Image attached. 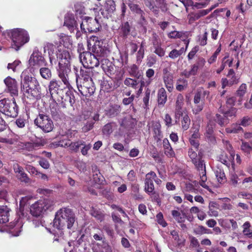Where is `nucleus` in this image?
<instances>
[{"label": "nucleus", "mask_w": 252, "mask_h": 252, "mask_svg": "<svg viewBox=\"0 0 252 252\" xmlns=\"http://www.w3.org/2000/svg\"><path fill=\"white\" fill-rule=\"evenodd\" d=\"M151 94V90L149 88H147L146 90L145 96L143 97V100L145 105V107H147L149 105V100L150 98V95Z\"/></svg>", "instance_id": "obj_56"}, {"label": "nucleus", "mask_w": 252, "mask_h": 252, "mask_svg": "<svg viewBox=\"0 0 252 252\" xmlns=\"http://www.w3.org/2000/svg\"><path fill=\"white\" fill-rule=\"evenodd\" d=\"M4 202L0 200V221L2 222H6L9 220V209L6 206L3 204Z\"/></svg>", "instance_id": "obj_23"}, {"label": "nucleus", "mask_w": 252, "mask_h": 252, "mask_svg": "<svg viewBox=\"0 0 252 252\" xmlns=\"http://www.w3.org/2000/svg\"><path fill=\"white\" fill-rule=\"evenodd\" d=\"M63 25L66 26L71 32H73L75 30H78V24L75 19V16L73 13L70 12H68L65 15Z\"/></svg>", "instance_id": "obj_13"}, {"label": "nucleus", "mask_w": 252, "mask_h": 252, "mask_svg": "<svg viewBox=\"0 0 252 252\" xmlns=\"http://www.w3.org/2000/svg\"><path fill=\"white\" fill-rule=\"evenodd\" d=\"M61 85L62 83L56 79H52L50 81L49 84L48 88L51 99H54V95L57 94L59 93V90Z\"/></svg>", "instance_id": "obj_21"}, {"label": "nucleus", "mask_w": 252, "mask_h": 252, "mask_svg": "<svg viewBox=\"0 0 252 252\" xmlns=\"http://www.w3.org/2000/svg\"><path fill=\"white\" fill-rule=\"evenodd\" d=\"M11 38L13 44L12 48L18 50L25 43L29 41V36L27 32L23 29H16L11 32Z\"/></svg>", "instance_id": "obj_5"}, {"label": "nucleus", "mask_w": 252, "mask_h": 252, "mask_svg": "<svg viewBox=\"0 0 252 252\" xmlns=\"http://www.w3.org/2000/svg\"><path fill=\"white\" fill-rule=\"evenodd\" d=\"M50 114L53 119L55 121L61 120L64 117L63 113L60 110L58 104L55 99L50 104Z\"/></svg>", "instance_id": "obj_15"}, {"label": "nucleus", "mask_w": 252, "mask_h": 252, "mask_svg": "<svg viewBox=\"0 0 252 252\" xmlns=\"http://www.w3.org/2000/svg\"><path fill=\"white\" fill-rule=\"evenodd\" d=\"M119 85L115 84V83L112 80H104L101 81L100 84L101 90L104 92H109L117 88Z\"/></svg>", "instance_id": "obj_22"}, {"label": "nucleus", "mask_w": 252, "mask_h": 252, "mask_svg": "<svg viewBox=\"0 0 252 252\" xmlns=\"http://www.w3.org/2000/svg\"><path fill=\"white\" fill-rule=\"evenodd\" d=\"M202 94L201 91H198L194 95V103L197 104L196 106L193 109V111L195 114H197L200 112L203 108V103H199L201 101V96Z\"/></svg>", "instance_id": "obj_25"}, {"label": "nucleus", "mask_w": 252, "mask_h": 252, "mask_svg": "<svg viewBox=\"0 0 252 252\" xmlns=\"http://www.w3.org/2000/svg\"><path fill=\"white\" fill-rule=\"evenodd\" d=\"M54 205V201L49 198L39 200L30 207V213L35 217H39L47 210H52Z\"/></svg>", "instance_id": "obj_3"}, {"label": "nucleus", "mask_w": 252, "mask_h": 252, "mask_svg": "<svg viewBox=\"0 0 252 252\" xmlns=\"http://www.w3.org/2000/svg\"><path fill=\"white\" fill-rule=\"evenodd\" d=\"M171 214L174 219L178 223H182L185 221L184 217H182L180 212L177 210H172Z\"/></svg>", "instance_id": "obj_47"}, {"label": "nucleus", "mask_w": 252, "mask_h": 252, "mask_svg": "<svg viewBox=\"0 0 252 252\" xmlns=\"http://www.w3.org/2000/svg\"><path fill=\"white\" fill-rule=\"evenodd\" d=\"M124 84L127 86H130L133 88L136 89L138 84V82L136 80L127 78L125 80Z\"/></svg>", "instance_id": "obj_50"}, {"label": "nucleus", "mask_w": 252, "mask_h": 252, "mask_svg": "<svg viewBox=\"0 0 252 252\" xmlns=\"http://www.w3.org/2000/svg\"><path fill=\"white\" fill-rule=\"evenodd\" d=\"M91 147L92 145L90 143L87 144L85 141H83V144L80 148L82 155L84 156H87L88 151L91 149Z\"/></svg>", "instance_id": "obj_48"}, {"label": "nucleus", "mask_w": 252, "mask_h": 252, "mask_svg": "<svg viewBox=\"0 0 252 252\" xmlns=\"http://www.w3.org/2000/svg\"><path fill=\"white\" fill-rule=\"evenodd\" d=\"M167 101V95L165 89L161 88L158 93V105L163 106Z\"/></svg>", "instance_id": "obj_29"}, {"label": "nucleus", "mask_w": 252, "mask_h": 252, "mask_svg": "<svg viewBox=\"0 0 252 252\" xmlns=\"http://www.w3.org/2000/svg\"><path fill=\"white\" fill-rule=\"evenodd\" d=\"M120 113V107L117 105H115L111 107V108L108 110V113L109 115L113 117L117 115H118Z\"/></svg>", "instance_id": "obj_45"}, {"label": "nucleus", "mask_w": 252, "mask_h": 252, "mask_svg": "<svg viewBox=\"0 0 252 252\" xmlns=\"http://www.w3.org/2000/svg\"><path fill=\"white\" fill-rule=\"evenodd\" d=\"M91 112L89 111H84L80 116V121H87L91 119Z\"/></svg>", "instance_id": "obj_55"}, {"label": "nucleus", "mask_w": 252, "mask_h": 252, "mask_svg": "<svg viewBox=\"0 0 252 252\" xmlns=\"http://www.w3.org/2000/svg\"><path fill=\"white\" fill-rule=\"evenodd\" d=\"M94 69L91 68H81L80 70V75H76L79 82L93 81L92 77L93 75Z\"/></svg>", "instance_id": "obj_18"}, {"label": "nucleus", "mask_w": 252, "mask_h": 252, "mask_svg": "<svg viewBox=\"0 0 252 252\" xmlns=\"http://www.w3.org/2000/svg\"><path fill=\"white\" fill-rule=\"evenodd\" d=\"M112 131V126L111 123L106 124L102 128L103 133L107 135H110Z\"/></svg>", "instance_id": "obj_54"}, {"label": "nucleus", "mask_w": 252, "mask_h": 252, "mask_svg": "<svg viewBox=\"0 0 252 252\" xmlns=\"http://www.w3.org/2000/svg\"><path fill=\"white\" fill-rule=\"evenodd\" d=\"M227 133H239L243 132V128L239 125V123L233 124L230 127L225 128Z\"/></svg>", "instance_id": "obj_31"}, {"label": "nucleus", "mask_w": 252, "mask_h": 252, "mask_svg": "<svg viewBox=\"0 0 252 252\" xmlns=\"http://www.w3.org/2000/svg\"><path fill=\"white\" fill-rule=\"evenodd\" d=\"M218 111L220 114L225 115L226 118L228 119L229 122L230 119H233L236 117L237 109L234 107H231L228 110H225L221 105L218 109Z\"/></svg>", "instance_id": "obj_24"}, {"label": "nucleus", "mask_w": 252, "mask_h": 252, "mask_svg": "<svg viewBox=\"0 0 252 252\" xmlns=\"http://www.w3.org/2000/svg\"><path fill=\"white\" fill-rule=\"evenodd\" d=\"M157 222L161 225L163 227H165L167 225V223L163 219V216L161 213H158L156 216Z\"/></svg>", "instance_id": "obj_57"}, {"label": "nucleus", "mask_w": 252, "mask_h": 252, "mask_svg": "<svg viewBox=\"0 0 252 252\" xmlns=\"http://www.w3.org/2000/svg\"><path fill=\"white\" fill-rule=\"evenodd\" d=\"M138 23L143 28L144 32L146 33L147 32L146 26L148 24V21L146 19L145 16L139 17Z\"/></svg>", "instance_id": "obj_51"}, {"label": "nucleus", "mask_w": 252, "mask_h": 252, "mask_svg": "<svg viewBox=\"0 0 252 252\" xmlns=\"http://www.w3.org/2000/svg\"><path fill=\"white\" fill-rule=\"evenodd\" d=\"M68 102L71 106H73L75 102V96L73 93L70 91H67L65 95L62 97L61 106L64 108H66Z\"/></svg>", "instance_id": "obj_20"}, {"label": "nucleus", "mask_w": 252, "mask_h": 252, "mask_svg": "<svg viewBox=\"0 0 252 252\" xmlns=\"http://www.w3.org/2000/svg\"><path fill=\"white\" fill-rule=\"evenodd\" d=\"M182 128L184 130H187L190 124V120L187 114H185L183 117V120L181 122Z\"/></svg>", "instance_id": "obj_44"}, {"label": "nucleus", "mask_w": 252, "mask_h": 252, "mask_svg": "<svg viewBox=\"0 0 252 252\" xmlns=\"http://www.w3.org/2000/svg\"><path fill=\"white\" fill-rule=\"evenodd\" d=\"M129 8L131 11L139 18L146 15L144 11L138 4L130 3V4H129Z\"/></svg>", "instance_id": "obj_28"}, {"label": "nucleus", "mask_w": 252, "mask_h": 252, "mask_svg": "<svg viewBox=\"0 0 252 252\" xmlns=\"http://www.w3.org/2000/svg\"><path fill=\"white\" fill-rule=\"evenodd\" d=\"M241 149L245 153H250L252 151V143L242 142Z\"/></svg>", "instance_id": "obj_52"}, {"label": "nucleus", "mask_w": 252, "mask_h": 252, "mask_svg": "<svg viewBox=\"0 0 252 252\" xmlns=\"http://www.w3.org/2000/svg\"><path fill=\"white\" fill-rule=\"evenodd\" d=\"M27 170L31 174L33 175H37L38 173V170L35 168V167H33L31 165H27L26 166Z\"/></svg>", "instance_id": "obj_62"}, {"label": "nucleus", "mask_w": 252, "mask_h": 252, "mask_svg": "<svg viewBox=\"0 0 252 252\" xmlns=\"http://www.w3.org/2000/svg\"><path fill=\"white\" fill-rule=\"evenodd\" d=\"M116 3L113 0H106L104 7V9L101 12V14L104 18L108 19L112 17L116 11Z\"/></svg>", "instance_id": "obj_12"}, {"label": "nucleus", "mask_w": 252, "mask_h": 252, "mask_svg": "<svg viewBox=\"0 0 252 252\" xmlns=\"http://www.w3.org/2000/svg\"><path fill=\"white\" fill-rule=\"evenodd\" d=\"M215 122L218 124L220 126H224L229 124V120L224 114H216L214 118Z\"/></svg>", "instance_id": "obj_30"}, {"label": "nucleus", "mask_w": 252, "mask_h": 252, "mask_svg": "<svg viewBox=\"0 0 252 252\" xmlns=\"http://www.w3.org/2000/svg\"><path fill=\"white\" fill-rule=\"evenodd\" d=\"M91 215L100 221L104 219V215L99 209L92 207L90 210Z\"/></svg>", "instance_id": "obj_33"}, {"label": "nucleus", "mask_w": 252, "mask_h": 252, "mask_svg": "<svg viewBox=\"0 0 252 252\" xmlns=\"http://www.w3.org/2000/svg\"><path fill=\"white\" fill-rule=\"evenodd\" d=\"M94 123L93 120L89 119L87 120L86 123H84L83 126L82 127V131L87 132L92 129L94 127Z\"/></svg>", "instance_id": "obj_46"}, {"label": "nucleus", "mask_w": 252, "mask_h": 252, "mask_svg": "<svg viewBox=\"0 0 252 252\" xmlns=\"http://www.w3.org/2000/svg\"><path fill=\"white\" fill-rule=\"evenodd\" d=\"M18 106L15 98H3L0 100V112L5 116L15 118L18 114Z\"/></svg>", "instance_id": "obj_4"}, {"label": "nucleus", "mask_w": 252, "mask_h": 252, "mask_svg": "<svg viewBox=\"0 0 252 252\" xmlns=\"http://www.w3.org/2000/svg\"><path fill=\"white\" fill-rule=\"evenodd\" d=\"M90 45H91V44L90 42H88V46L89 50L91 51L92 52L94 53L93 54H94L95 55H97L100 49H101L103 47L102 45H100V42L99 41H95L91 49Z\"/></svg>", "instance_id": "obj_35"}, {"label": "nucleus", "mask_w": 252, "mask_h": 252, "mask_svg": "<svg viewBox=\"0 0 252 252\" xmlns=\"http://www.w3.org/2000/svg\"><path fill=\"white\" fill-rule=\"evenodd\" d=\"M83 144V140H78L75 142L70 143V150L73 152L77 153L79 152L80 148L81 147V145Z\"/></svg>", "instance_id": "obj_41"}, {"label": "nucleus", "mask_w": 252, "mask_h": 252, "mask_svg": "<svg viewBox=\"0 0 252 252\" xmlns=\"http://www.w3.org/2000/svg\"><path fill=\"white\" fill-rule=\"evenodd\" d=\"M131 25L127 21L124 22L120 27V34L123 38H126L129 35Z\"/></svg>", "instance_id": "obj_27"}, {"label": "nucleus", "mask_w": 252, "mask_h": 252, "mask_svg": "<svg viewBox=\"0 0 252 252\" xmlns=\"http://www.w3.org/2000/svg\"><path fill=\"white\" fill-rule=\"evenodd\" d=\"M39 71L42 77L45 79H49L52 76L51 71L47 67H41Z\"/></svg>", "instance_id": "obj_39"}, {"label": "nucleus", "mask_w": 252, "mask_h": 252, "mask_svg": "<svg viewBox=\"0 0 252 252\" xmlns=\"http://www.w3.org/2000/svg\"><path fill=\"white\" fill-rule=\"evenodd\" d=\"M79 59L84 67L85 68H91L94 69V67H97L99 64V59L90 52H83L81 53Z\"/></svg>", "instance_id": "obj_6"}, {"label": "nucleus", "mask_w": 252, "mask_h": 252, "mask_svg": "<svg viewBox=\"0 0 252 252\" xmlns=\"http://www.w3.org/2000/svg\"><path fill=\"white\" fill-rule=\"evenodd\" d=\"M30 67L33 68H38L42 66H47V63L42 53L35 47L29 60Z\"/></svg>", "instance_id": "obj_8"}, {"label": "nucleus", "mask_w": 252, "mask_h": 252, "mask_svg": "<svg viewBox=\"0 0 252 252\" xmlns=\"http://www.w3.org/2000/svg\"><path fill=\"white\" fill-rule=\"evenodd\" d=\"M21 63V62L19 60H16L12 63H9L7 65V69H11L13 72H16V67Z\"/></svg>", "instance_id": "obj_58"}, {"label": "nucleus", "mask_w": 252, "mask_h": 252, "mask_svg": "<svg viewBox=\"0 0 252 252\" xmlns=\"http://www.w3.org/2000/svg\"><path fill=\"white\" fill-rule=\"evenodd\" d=\"M156 177L157 175L154 171H151L146 175L144 190L149 195L154 191L155 188L152 179Z\"/></svg>", "instance_id": "obj_14"}, {"label": "nucleus", "mask_w": 252, "mask_h": 252, "mask_svg": "<svg viewBox=\"0 0 252 252\" xmlns=\"http://www.w3.org/2000/svg\"><path fill=\"white\" fill-rule=\"evenodd\" d=\"M154 137L157 143L160 142L162 138L161 131V125L159 122H155L153 124Z\"/></svg>", "instance_id": "obj_26"}, {"label": "nucleus", "mask_w": 252, "mask_h": 252, "mask_svg": "<svg viewBox=\"0 0 252 252\" xmlns=\"http://www.w3.org/2000/svg\"><path fill=\"white\" fill-rule=\"evenodd\" d=\"M204 63V59L203 58H200L199 59V60L196 63L191 65V69L189 70V72H190L191 74L192 75H196L198 69L199 68V66L201 65V64H202V65H203Z\"/></svg>", "instance_id": "obj_34"}, {"label": "nucleus", "mask_w": 252, "mask_h": 252, "mask_svg": "<svg viewBox=\"0 0 252 252\" xmlns=\"http://www.w3.org/2000/svg\"><path fill=\"white\" fill-rule=\"evenodd\" d=\"M247 90V85L246 84L243 83L240 85L238 90L236 91V95L238 96H239L240 98L239 99L238 101L240 102L242 100V97L244 95V94L246 93Z\"/></svg>", "instance_id": "obj_42"}, {"label": "nucleus", "mask_w": 252, "mask_h": 252, "mask_svg": "<svg viewBox=\"0 0 252 252\" xmlns=\"http://www.w3.org/2000/svg\"><path fill=\"white\" fill-rule=\"evenodd\" d=\"M195 165L197 169L201 172V173H203L206 171L205 164L204 160L199 159L198 160H196L195 162H193Z\"/></svg>", "instance_id": "obj_40"}, {"label": "nucleus", "mask_w": 252, "mask_h": 252, "mask_svg": "<svg viewBox=\"0 0 252 252\" xmlns=\"http://www.w3.org/2000/svg\"><path fill=\"white\" fill-rule=\"evenodd\" d=\"M34 124L45 132H49L54 128L52 120L49 116L44 114H39L34 120Z\"/></svg>", "instance_id": "obj_7"}, {"label": "nucleus", "mask_w": 252, "mask_h": 252, "mask_svg": "<svg viewBox=\"0 0 252 252\" xmlns=\"http://www.w3.org/2000/svg\"><path fill=\"white\" fill-rule=\"evenodd\" d=\"M101 66L103 70L108 75H112L114 72V64L107 59L101 60Z\"/></svg>", "instance_id": "obj_19"}, {"label": "nucleus", "mask_w": 252, "mask_h": 252, "mask_svg": "<svg viewBox=\"0 0 252 252\" xmlns=\"http://www.w3.org/2000/svg\"><path fill=\"white\" fill-rule=\"evenodd\" d=\"M252 123V117L249 116H245L242 118L239 123V125L243 126H250Z\"/></svg>", "instance_id": "obj_49"}, {"label": "nucleus", "mask_w": 252, "mask_h": 252, "mask_svg": "<svg viewBox=\"0 0 252 252\" xmlns=\"http://www.w3.org/2000/svg\"><path fill=\"white\" fill-rule=\"evenodd\" d=\"M21 89L23 94L28 98L35 100L42 97L41 88L36 79L26 75L21 82Z\"/></svg>", "instance_id": "obj_1"}, {"label": "nucleus", "mask_w": 252, "mask_h": 252, "mask_svg": "<svg viewBox=\"0 0 252 252\" xmlns=\"http://www.w3.org/2000/svg\"><path fill=\"white\" fill-rule=\"evenodd\" d=\"M86 22L87 23V30L89 32H96L102 29L101 25L96 18L93 19L89 17L86 20Z\"/></svg>", "instance_id": "obj_17"}, {"label": "nucleus", "mask_w": 252, "mask_h": 252, "mask_svg": "<svg viewBox=\"0 0 252 252\" xmlns=\"http://www.w3.org/2000/svg\"><path fill=\"white\" fill-rule=\"evenodd\" d=\"M13 169L16 174L17 179L22 183L25 184H30L32 181L25 173L23 168L18 164H15L13 165Z\"/></svg>", "instance_id": "obj_10"}, {"label": "nucleus", "mask_w": 252, "mask_h": 252, "mask_svg": "<svg viewBox=\"0 0 252 252\" xmlns=\"http://www.w3.org/2000/svg\"><path fill=\"white\" fill-rule=\"evenodd\" d=\"M15 123L19 127L23 128L25 127L27 122L26 120L24 118L20 117L16 120Z\"/></svg>", "instance_id": "obj_61"}, {"label": "nucleus", "mask_w": 252, "mask_h": 252, "mask_svg": "<svg viewBox=\"0 0 252 252\" xmlns=\"http://www.w3.org/2000/svg\"><path fill=\"white\" fill-rule=\"evenodd\" d=\"M76 83L78 90L82 95L89 97L94 94L95 87L93 81L79 82L77 77Z\"/></svg>", "instance_id": "obj_9"}, {"label": "nucleus", "mask_w": 252, "mask_h": 252, "mask_svg": "<svg viewBox=\"0 0 252 252\" xmlns=\"http://www.w3.org/2000/svg\"><path fill=\"white\" fill-rule=\"evenodd\" d=\"M164 82L165 86L169 92H171L173 88V80L169 75L165 76L163 77Z\"/></svg>", "instance_id": "obj_43"}, {"label": "nucleus", "mask_w": 252, "mask_h": 252, "mask_svg": "<svg viewBox=\"0 0 252 252\" xmlns=\"http://www.w3.org/2000/svg\"><path fill=\"white\" fill-rule=\"evenodd\" d=\"M154 49V52L159 57H162L164 56L165 51L164 49L161 47V46L155 48Z\"/></svg>", "instance_id": "obj_60"}, {"label": "nucleus", "mask_w": 252, "mask_h": 252, "mask_svg": "<svg viewBox=\"0 0 252 252\" xmlns=\"http://www.w3.org/2000/svg\"><path fill=\"white\" fill-rule=\"evenodd\" d=\"M215 175L218 180V181L220 183L223 184L226 181V178L225 177V174L223 171L221 169H218L215 171Z\"/></svg>", "instance_id": "obj_36"}, {"label": "nucleus", "mask_w": 252, "mask_h": 252, "mask_svg": "<svg viewBox=\"0 0 252 252\" xmlns=\"http://www.w3.org/2000/svg\"><path fill=\"white\" fill-rule=\"evenodd\" d=\"M217 6V5H215L213 6L211 8L208 9H203L198 11L197 12L194 14L193 17L194 19L197 20L199 19L200 17L206 15L208 14L211 10H212L214 8Z\"/></svg>", "instance_id": "obj_37"}, {"label": "nucleus", "mask_w": 252, "mask_h": 252, "mask_svg": "<svg viewBox=\"0 0 252 252\" xmlns=\"http://www.w3.org/2000/svg\"><path fill=\"white\" fill-rule=\"evenodd\" d=\"M4 82L6 86L8 92L12 96L18 95V87L16 80L10 76L6 77L4 80Z\"/></svg>", "instance_id": "obj_11"}, {"label": "nucleus", "mask_w": 252, "mask_h": 252, "mask_svg": "<svg viewBox=\"0 0 252 252\" xmlns=\"http://www.w3.org/2000/svg\"><path fill=\"white\" fill-rule=\"evenodd\" d=\"M71 141L68 139H63L58 142V145L63 147L70 148Z\"/></svg>", "instance_id": "obj_63"}, {"label": "nucleus", "mask_w": 252, "mask_h": 252, "mask_svg": "<svg viewBox=\"0 0 252 252\" xmlns=\"http://www.w3.org/2000/svg\"><path fill=\"white\" fill-rule=\"evenodd\" d=\"M38 162L39 165L44 169H47L50 167L49 161L45 158H41Z\"/></svg>", "instance_id": "obj_64"}, {"label": "nucleus", "mask_w": 252, "mask_h": 252, "mask_svg": "<svg viewBox=\"0 0 252 252\" xmlns=\"http://www.w3.org/2000/svg\"><path fill=\"white\" fill-rule=\"evenodd\" d=\"M183 100L184 98L182 95H179L177 96L176 102L175 109L182 110V107L183 105Z\"/></svg>", "instance_id": "obj_53"}, {"label": "nucleus", "mask_w": 252, "mask_h": 252, "mask_svg": "<svg viewBox=\"0 0 252 252\" xmlns=\"http://www.w3.org/2000/svg\"><path fill=\"white\" fill-rule=\"evenodd\" d=\"M75 215L73 211L67 208H62L55 215L53 221L54 227L61 230L67 227L70 229L75 221Z\"/></svg>", "instance_id": "obj_2"}, {"label": "nucleus", "mask_w": 252, "mask_h": 252, "mask_svg": "<svg viewBox=\"0 0 252 252\" xmlns=\"http://www.w3.org/2000/svg\"><path fill=\"white\" fill-rule=\"evenodd\" d=\"M59 68L58 69V76L62 80L63 84L68 87L70 86L68 81V74L70 73V66H63L59 65Z\"/></svg>", "instance_id": "obj_16"}, {"label": "nucleus", "mask_w": 252, "mask_h": 252, "mask_svg": "<svg viewBox=\"0 0 252 252\" xmlns=\"http://www.w3.org/2000/svg\"><path fill=\"white\" fill-rule=\"evenodd\" d=\"M129 72L131 76L137 79L142 77V72L139 70L138 67L136 64H134L131 66Z\"/></svg>", "instance_id": "obj_32"}, {"label": "nucleus", "mask_w": 252, "mask_h": 252, "mask_svg": "<svg viewBox=\"0 0 252 252\" xmlns=\"http://www.w3.org/2000/svg\"><path fill=\"white\" fill-rule=\"evenodd\" d=\"M154 48L161 46L160 40L158 38L156 33L153 34V40L152 41Z\"/></svg>", "instance_id": "obj_59"}, {"label": "nucleus", "mask_w": 252, "mask_h": 252, "mask_svg": "<svg viewBox=\"0 0 252 252\" xmlns=\"http://www.w3.org/2000/svg\"><path fill=\"white\" fill-rule=\"evenodd\" d=\"M233 159L234 158H231V156L228 158L226 154L224 153H222L219 157V160L227 167H229L230 165V160Z\"/></svg>", "instance_id": "obj_38"}]
</instances>
